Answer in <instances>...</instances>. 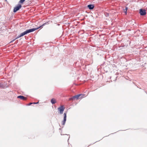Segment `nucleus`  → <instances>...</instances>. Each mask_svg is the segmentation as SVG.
I'll return each instance as SVG.
<instances>
[{"label":"nucleus","mask_w":147,"mask_h":147,"mask_svg":"<svg viewBox=\"0 0 147 147\" xmlns=\"http://www.w3.org/2000/svg\"><path fill=\"white\" fill-rule=\"evenodd\" d=\"M139 13L141 16H144L146 13L145 10L142 9H140V10Z\"/></svg>","instance_id":"nucleus-6"},{"label":"nucleus","mask_w":147,"mask_h":147,"mask_svg":"<svg viewBox=\"0 0 147 147\" xmlns=\"http://www.w3.org/2000/svg\"><path fill=\"white\" fill-rule=\"evenodd\" d=\"M63 120L62 121V124L64 125L66 121L67 113L66 112H65L63 114Z\"/></svg>","instance_id":"nucleus-5"},{"label":"nucleus","mask_w":147,"mask_h":147,"mask_svg":"<svg viewBox=\"0 0 147 147\" xmlns=\"http://www.w3.org/2000/svg\"><path fill=\"white\" fill-rule=\"evenodd\" d=\"M51 102L53 104H55L56 102V100L54 98H52L51 100Z\"/></svg>","instance_id":"nucleus-9"},{"label":"nucleus","mask_w":147,"mask_h":147,"mask_svg":"<svg viewBox=\"0 0 147 147\" xmlns=\"http://www.w3.org/2000/svg\"><path fill=\"white\" fill-rule=\"evenodd\" d=\"M47 23H44V24H43L42 26H40L38 28H32L31 29L27 30H26V31H24V32H23L22 33L20 34V36L22 37L28 33L33 32V31L38 29L39 28L42 27V26L46 24H47Z\"/></svg>","instance_id":"nucleus-1"},{"label":"nucleus","mask_w":147,"mask_h":147,"mask_svg":"<svg viewBox=\"0 0 147 147\" xmlns=\"http://www.w3.org/2000/svg\"><path fill=\"white\" fill-rule=\"evenodd\" d=\"M33 104L32 102H31V103H30L28 105H31V104Z\"/></svg>","instance_id":"nucleus-15"},{"label":"nucleus","mask_w":147,"mask_h":147,"mask_svg":"<svg viewBox=\"0 0 147 147\" xmlns=\"http://www.w3.org/2000/svg\"><path fill=\"white\" fill-rule=\"evenodd\" d=\"M25 0H20L19 1L20 3H23Z\"/></svg>","instance_id":"nucleus-11"},{"label":"nucleus","mask_w":147,"mask_h":147,"mask_svg":"<svg viewBox=\"0 0 147 147\" xmlns=\"http://www.w3.org/2000/svg\"><path fill=\"white\" fill-rule=\"evenodd\" d=\"M88 7L89 9H93L94 6L93 5L90 4L88 5Z\"/></svg>","instance_id":"nucleus-8"},{"label":"nucleus","mask_w":147,"mask_h":147,"mask_svg":"<svg viewBox=\"0 0 147 147\" xmlns=\"http://www.w3.org/2000/svg\"><path fill=\"white\" fill-rule=\"evenodd\" d=\"M20 37H21V36H20V35H19L16 38V39H17V38H20Z\"/></svg>","instance_id":"nucleus-12"},{"label":"nucleus","mask_w":147,"mask_h":147,"mask_svg":"<svg viewBox=\"0 0 147 147\" xmlns=\"http://www.w3.org/2000/svg\"><path fill=\"white\" fill-rule=\"evenodd\" d=\"M127 8L126 7L125 9H124V10H123L124 12L126 14L127 13Z\"/></svg>","instance_id":"nucleus-10"},{"label":"nucleus","mask_w":147,"mask_h":147,"mask_svg":"<svg viewBox=\"0 0 147 147\" xmlns=\"http://www.w3.org/2000/svg\"><path fill=\"white\" fill-rule=\"evenodd\" d=\"M16 38H15V39H14L13 40H12V41H11V42H10V43L12 42H13L14 40H16Z\"/></svg>","instance_id":"nucleus-13"},{"label":"nucleus","mask_w":147,"mask_h":147,"mask_svg":"<svg viewBox=\"0 0 147 147\" xmlns=\"http://www.w3.org/2000/svg\"><path fill=\"white\" fill-rule=\"evenodd\" d=\"M38 103V102H32L33 104H37Z\"/></svg>","instance_id":"nucleus-14"},{"label":"nucleus","mask_w":147,"mask_h":147,"mask_svg":"<svg viewBox=\"0 0 147 147\" xmlns=\"http://www.w3.org/2000/svg\"><path fill=\"white\" fill-rule=\"evenodd\" d=\"M22 7L21 5L18 4L17 6H16L14 8L13 12L14 13L16 12L18 10Z\"/></svg>","instance_id":"nucleus-4"},{"label":"nucleus","mask_w":147,"mask_h":147,"mask_svg":"<svg viewBox=\"0 0 147 147\" xmlns=\"http://www.w3.org/2000/svg\"><path fill=\"white\" fill-rule=\"evenodd\" d=\"M17 98H20L22 100H26V97L21 95L18 96L17 97Z\"/></svg>","instance_id":"nucleus-7"},{"label":"nucleus","mask_w":147,"mask_h":147,"mask_svg":"<svg viewBox=\"0 0 147 147\" xmlns=\"http://www.w3.org/2000/svg\"><path fill=\"white\" fill-rule=\"evenodd\" d=\"M58 110L59 111L60 114H63V111L65 109V107L63 106H61L59 107L58 108Z\"/></svg>","instance_id":"nucleus-3"},{"label":"nucleus","mask_w":147,"mask_h":147,"mask_svg":"<svg viewBox=\"0 0 147 147\" xmlns=\"http://www.w3.org/2000/svg\"><path fill=\"white\" fill-rule=\"evenodd\" d=\"M84 95H82L81 94H79L73 96L69 99V100H74L75 99H78V98L81 96L80 98H82L84 97Z\"/></svg>","instance_id":"nucleus-2"}]
</instances>
